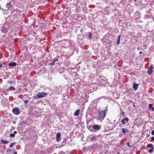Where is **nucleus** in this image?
I'll list each match as a JSON object with an SVG mask.
<instances>
[{"mask_svg": "<svg viewBox=\"0 0 154 154\" xmlns=\"http://www.w3.org/2000/svg\"><path fill=\"white\" fill-rule=\"evenodd\" d=\"M14 134H17V132L16 131H14L13 133Z\"/></svg>", "mask_w": 154, "mask_h": 154, "instance_id": "28", "label": "nucleus"}, {"mask_svg": "<svg viewBox=\"0 0 154 154\" xmlns=\"http://www.w3.org/2000/svg\"><path fill=\"white\" fill-rule=\"evenodd\" d=\"M37 97H37V96H35V97H33V98L34 99H38V98Z\"/></svg>", "mask_w": 154, "mask_h": 154, "instance_id": "27", "label": "nucleus"}, {"mask_svg": "<svg viewBox=\"0 0 154 154\" xmlns=\"http://www.w3.org/2000/svg\"><path fill=\"white\" fill-rule=\"evenodd\" d=\"M1 141L2 143L4 144H7L9 142V141L7 140H1Z\"/></svg>", "mask_w": 154, "mask_h": 154, "instance_id": "12", "label": "nucleus"}, {"mask_svg": "<svg viewBox=\"0 0 154 154\" xmlns=\"http://www.w3.org/2000/svg\"><path fill=\"white\" fill-rule=\"evenodd\" d=\"M142 52L141 51H140V54H142Z\"/></svg>", "mask_w": 154, "mask_h": 154, "instance_id": "33", "label": "nucleus"}, {"mask_svg": "<svg viewBox=\"0 0 154 154\" xmlns=\"http://www.w3.org/2000/svg\"><path fill=\"white\" fill-rule=\"evenodd\" d=\"M106 110L102 111L100 110L99 111L98 116L101 119H103L106 116L105 112Z\"/></svg>", "mask_w": 154, "mask_h": 154, "instance_id": "1", "label": "nucleus"}, {"mask_svg": "<svg viewBox=\"0 0 154 154\" xmlns=\"http://www.w3.org/2000/svg\"><path fill=\"white\" fill-rule=\"evenodd\" d=\"M138 86V85L137 84H136L135 82L134 83L133 88L134 91L136 90L137 89Z\"/></svg>", "mask_w": 154, "mask_h": 154, "instance_id": "9", "label": "nucleus"}, {"mask_svg": "<svg viewBox=\"0 0 154 154\" xmlns=\"http://www.w3.org/2000/svg\"><path fill=\"white\" fill-rule=\"evenodd\" d=\"M14 154H17V152H14Z\"/></svg>", "mask_w": 154, "mask_h": 154, "instance_id": "31", "label": "nucleus"}, {"mask_svg": "<svg viewBox=\"0 0 154 154\" xmlns=\"http://www.w3.org/2000/svg\"><path fill=\"white\" fill-rule=\"evenodd\" d=\"M149 106L150 108H152V104H149Z\"/></svg>", "mask_w": 154, "mask_h": 154, "instance_id": "21", "label": "nucleus"}, {"mask_svg": "<svg viewBox=\"0 0 154 154\" xmlns=\"http://www.w3.org/2000/svg\"><path fill=\"white\" fill-rule=\"evenodd\" d=\"M6 7L8 8H9L11 7V4L10 3H8L6 5Z\"/></svg>", "mask_w": 154, "mask_h": 154, "instance_id": "15", "label": "nucleus"}, {"mask_svg": "<svg viewBox=\"0 0 154 154\" xmlns=\"http://www.w3.org/2000/svg\"><path fill=\"white\" fill-rule=\"evenodd\" d=\"M15 144V143H12L10 145V147H12L13 146H14V145Z\"/></svg>", "mask_w": 154, "mask_h": 154, "instance_id": "17", "label": "nucleus"}, {"mask_svg": "<svg viewBox=\"0 0 154 154\" xmlns=\"http://www.w3.org/2000/svg\"><path fill=\"white\" fill-rule=\"evenodd\" d=\"M9 82H10L11 84L13 83H14V81Z\"/></svg>", "mask_w": 154, "mask_h": 154, "instance_id": "29", "label": "nucleus"}, {"mask_svg": "<svg viewBox=\"0 0 154 154\" xmlns=\"http://www.w3.org/2000/svg\"><path fill=\"white\" fill-rule=\"evenodd\" d=\"M127 144L128 146V147H131L133 146V144L130 145L129 142H128L127 143Z\"/></svg>", "mask_w": 154, "mask_h": 154, "instance_id": "16", "label": "nucleus"}, {"mask_svg": "<svg viewBox=\"0 0 154 154\" xmlns=\"http://www.w3.org/2000/svg\"><path fill=\"white\" fill-rule=\"evenodd\" d=\"M151 134L152 135H154V130H153L151 132Z\"/></svg>", "mask_w": 154, "mask_h": 154, "instance_id": "26", "label": "nucleus"}, {"mask_svg": "<svg viewBox=\"0 0 154 154\" xmlns=\"http://www.w3.org/2000/svg\"><path fill=\"white\" fill-rule=\"evenodd\" d=\"M135 1H136V0H134Z\"/></svg>", "mask_w": 154, "mask_h": 154, "instance_id": "34", "label": "nucleus"}, {"mask_svg": "<svg viewBox=\"0 0 154 154\" xmlns=\"http://www.w3.org/2000/svg\"><path fill=\"white\" fill-rule=\"evenodd\" d=\"M128 130L127 129H125L124 128H123L122 129V133H123L125 134L127 132H128Z\"/></svg>", "mask_w": 154, "mask_h": 154, "instance_id": "13", "label": "nucleus"}, {"mask_svg": "<svg viewBox=\"0 0 154 154\" xmlns=\"http://www.w3.org/2000/svg\"><path fill=\"white\" fill-rule=\"evenodd\" d=\"M14 88H13V87H11V88H10V90H11V89H13Z\"/></svg>", "mask_w": 154, "mask_h": 154, "instance_id": "30", "label": "nucleus"}, {"mask_svg": "<svg viewBox=\"0 0 154 154\" xmlns=\"http://www.w3.org/2000/svg\"><path fill=\"white\" fill-rule=\"evenodd\" d=\"M128 121V118L127 117H125V119H122V122L124 124L126 123Z\"/></svg>", "mask_w": 154, "mask_h": 154, "instance_id": "6", "label": "nucleus"}, {"mask_svg": "<svg viewBox=\"0 0 154 154\" xmlns=\"http://www.w3.org/2000/svg\"><path fill=\"white\" fill-rule=\"evenodd\" d=\"M80 112V110L77 109L76 110V111L75 112L74 115L75 116H78L79 115V113Z\"/></svg>", "mask_w": 154, "mask_h": 154, "instance_id": "10", "label": "nucleus"}, {"mask_svg": "<svg viewBox=\"0 0 154 154\" xmlns=\"http://www.w3.org/2000/svg\"><path fill=\"white\" fill-rule=\"evenodd\" d=\"M152 152V149H150V150H149V153H151Z\"/></svg>", "mask_w": 154, "mask_h": 154, "instance_id": "25", "label": "nucleus"}, {"mask_svg": "<svg viewBox=\"0 0 154 154\" xmlns=\"http://www.w3.org/2000/svg\"><path fill=\"white\" fill-rule=\"evenodd\" d=\"M100 128V127L97 125H94L93 126V128L95 131H98Z\"/></svg>", "mask_w": 154, "mask_h": 154, "instance_id": "4", "label": "nucleus"}, {"mask_svg": "<svg viewBox=\"0 0 154 154\" xmlns=\"http://www.w3.org/2000/svg\"><path fill=\"white\" fill-rule=\"evenodd\" d=\"M13 113L15 114L18 115L20 114V111L17 108H15L12 110Z\"/></svg>", "mask_w": 154, "mask_h": 154, "instance_id": "3", "label": "nucleus"}, {"mask_svg": "<svg viewBox=\"0 0 154 154\" xmlns=\"http://www.w3.org/2000/svg\"><path fill=\"white\" fill-rule=\"evenodd\" d=\"M57 59H56L55 61H53L52 63H50L49 64L52 65H54L55 62V61H57Z\"/></svg>", "mask_w": 154, "mask_h": 154, "instance_id": "19", "label": "nucleus"}, {"mask_svg": "<svg viewBox=\"0 0 154 154\" xmlns=\"http://www.w3.org/2000/svg\"><path fill=\"white\" fill-rule=\"evenodd\" d=\"M8 31V28L7 27L3 26L2 28V31L4 33H6Z\"/></svg>", "mask_w": 154, "mask_h": 154, "instance_id": "8", "label": "nucleus"}, {"mask_svg": "<svg viewBox=\"0 0 154 154\" xmlns=\"http://www.w3.org/2000/svg\"><path fill=\"white\" fill-rule=\"evenodd\" d=\"M89 38H91V32H90L89 33Z\"/></svg>", "mask_w": 154, "mask_h": 154, "instance_id": "23", "label": "nucleus"}, {"mask_svg": "<svg viewBox=\"0 0 154 154\" xmlns=\"http://www.w3.org/2000/svg\"><path fill=\"white\" fill-rule=\"evenodd\" d=\"M147 147H149L150 148H152V145L151 144H149L147 145Z\"/></svg>", "mask_w": 154, "mask_h": 154, "instance_id": "18", "label": "nucleus"}, {"mask_svg": "<svg viewBox=\"0 0 154 154\" xmlns=\"http://www.w3.org/2000/svg\"><path fill=\"white\" fill-rule=\"evenodd\" d=\"M47 94V93L42 92L38 93L37 95V97L38 98H42L45 97Z\"/></svg>", "mask_w": 154, "mask_h": 154, "instance_id": "2", "label": "nucleus"}, {"mask_svg": "<svg viewBox=\"0 0 154 154\" xmlns=\"http://www.w3.org/2000/svg\"><path fill=\"white\" fill-rule=\"evenodd\" d=\"M154 140V137H152L151 138V140H150L151 141H152Z\"/></svg>", "mask_w": 154, "mask_h": 154, "instance_id": "24", "label": "nucleus"}, {"mask_svg": "<svg viewBox=\"0 0 154 154\" xmlns=\"http://www.w3.org/2000/svg\"><path fill=\"white\" fill-rule=\"evenodd\" d=\"M10 136L12 137H15V135L13 133H12L10 134Z\"/></svg>", "mask_w": 154, "mask_h": 154, "instance_id": "20", "label": "nucleus"}, {"mask_svg": "<svg viewBox=\"0 0 154 154\" xmlns=\"http://www.w3.org/2000/svg\"><path fill=\"white\" fill-rule=\"evenodd\" d=\"M16 63L15 62H13L12 63H9L8 64L9 66H14L16 65Z\"/></svg>", "mask_w": 154, "mask_h": 154, "instance_id": "11", "label": "nucleus"}, {"mask_svg": "<svg viewBox=\"0 0 154 154\" xmlns=\"http://www.w3.org/2000/svg\"><path fill=\"white\" fill-rule=\"evenodd\" d=\"M120 37H121L120 35H119L118 36V38L117 39V42H116L117 44H118L119 43Z\"/></svg>", "mask_w": 154, "mask_h": 154, "instance_id": "14", "label": "nucleus"}, {"mask_svg": "<svg viewBox=\"0 0 154 154\" xmlns=\"http://www.w3.org/2000/svg\"><path fill=\"white\" fill-rule=\"evenodd\" d=\"M2 66V64H0V67H1Z\"/></svg>", "mask_w": 154, "mask_h": 154, "instance_id": "32", "label": "nucleus"}, {"mask_svg": "<svg viewBox=\"0 0 154 154\" xmlns=\"http://www.w3.org/2000/svg\"><path fill=\"white\" fill-rule=\"evenodd\" d=\"M28 102V100H25L24 101V103L25 104H26Z\"/></svg>", "mask_w": 154, "mask_h": 154, "instance_id": "22", "label": "nucleus"}, {"mask_svg": "<svg viewBox=\"0 0 154 154\" xmlns=\"http://www.w3.org/2000/svg\"><path fill=\"white\" fill-rule=\"evenodd\" d=\"M152 66H150L148 68L147 72L149 75H151L152 73Z\"/></svg>", "mask_w": 154, "mask_h": 154, "instance_id": "5", "label": "nucleus"}, {"mask_svg": "<svg viewBox=\"0 0 154 154\" xmlns=\"http://www.w3.org/2000/svg\"><path fill=\"white\" fill-rule=\"evenodd\" d=\"M57 140V141H60L61 140L60 138V134L58 133L57 134L56 136Z\"/></svg>", "mask_w": 154, "mask_h": 154, "instance_id": "7", "label": "nucleus"}]
</instances>
